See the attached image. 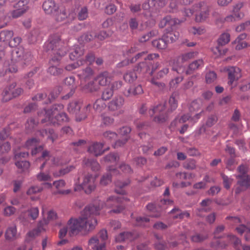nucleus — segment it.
I'll use <instances>...</instances> for the list:
<instances>
[{"instance_id": "55", "label": "nucleus", "mask_w": 250, "mask_h": 250, "mask_svg": "<svg viewBox=\"0 0 250 250\" xmlns=\"http://www.w3.org/2000/svg\"><path fill=\"white\" fill-rule=\"evenodd\" d=\"M67 17V14L65 10H61L55 13V20L57 22L64 21Z\"/></svg>"}, {"instance_id": "60", "label": "nucleus", "mask_w": 250, "mask_h": 250, "mask_svg": "<svg viewBox=\"0 0 250 250\" xmlns=\"http://www.w3.org/2000/svg\"><path fill=\"white\" fill-rule=\"evenodd\" d=\"M113 95V91L111 88L107 87L103 92L102 99L104 101L110 99Z\"/></svg>"}, {"instance_id": "20", "label": "nucleus", "mask_w": 250, "mask_h": 250, "mask_svg": "<svg viewBox=\"0 0 250 250\" xmlns=\"http://www.w3.org/2000/svg\"><path fill=\"white\" fill-rule=\"evenodd\" d=\"M131 130L130 127L128 126H124L120 128L119 134L123 136H125V137L123 140H119L116 141L113 147L114 148H116L121 146L125 144L129 138L128 135L131 132Z\"/></svg>"}, {"instance_id": "42", "label": "nucleus", "mask_w": 250, "mask_h": 250, "mask_svg": "<svg viewBox=\"0 0 250 250\" xmlns=\"http://www.w3.org/2000/svg\"><path fill=\"white\" fill-rule=\"evenodd\" d=\"M137 78V74L135 71H128L124 76L125 81L129 83L134 82Z\"/></svg>"}, {"instance_id": "11", "label": "nucleus", "mask_w": 250, "mask_h": 250, "mask_svg": "<svg viewBox=\"0 0 250 250\" xmlns=\"http://www.w3.org/2000/svg\"><path fill=\"white\" fill-rule=\"evenodd\" d=\"M16 87V83H12L8 87H6L2 93V101L7 102L13 97H16L23 92V89L21 87Z\"/></svg>"}, {"instance_id": "29", "label": "nucleus", "mask_w": 250, "mask_h": 250, "mask_svg": "<svg viewBox=\"0 0 250 250\" xmlns=\"http://www.w3.org/2000/svg\"><path fill=\"white\" fill-rule=\"evenodd\" d=\"M204 66V62L202 59H199L196 60L191 63H190L188 65V68L186 71L187 74H190L193 71H195L201 67H203Z\"/></svg>"}, {"instance_id": "40", "label": "nucleus", "mask_w": 250, "mask_h": 250, "mask_svg": "<svg viewBox=\"0 0 250 250\" xmlns=\"http://www.w3.org/2000/svg\"><path fill=\"white\" fill-rule=\"evenodd\" d=\"M62 90V88L61 86H58L55 87L53 90L51 91L48 99V101L45 102V104L50 103L52 100L55 99L61 93Z\"/></svg>"}, {"instance_id": "37", "label": "nucleus", "mask_w": 250, "mask_h": 250, "mask_svg": "<svg viewBox=\"0 0 250 250\" xmlns=\"http://www.w3.org/2000/svg\"><path fill=\"white\" fill-rule=\"evenodd\" d=\"M39 133L41 136H46L47 139L51 140L52 142H54L57 137L54 130L52 129H49L48 131L46 129H43L39 131Z\"/></svg>"}, {"instance_id": "15", "label": "nucleus", "mask_w": 250, "mask_h": 250, "mask_svg": "<svg viewBox=\"0 0 250 250\" xmlns=\"http://www.w3.org/2000/svg\"><path fill=\"white\" fill-rule=\"evenodd\" d=\"M225 229L223 225L218 226L215 229L214 234V239L213 241L211 243V247L215 249H223L227 245V244L224 242L222 240L218 239L220 236V233L223 232Z\"/></svg>"}, {"instance_id": "32", "label": "nucleus", "mask_w": 250, "mask_h": 250, "mask_svg": "<svg viewBox=\"0 0 250 250\" xmlns=\"http://www.w3.org/2000/svg\"><path fill=\"white\" fill-rule=\"evenodd\" d=\"M83 53L84 49L83 47H80L79 46H76L70 53L69 57L71 60H75L82 56Z\"/></svg>"}, {"instance_id": "26", "label": "nucleus", "mask_w": 250, "mask_h": 250, "mask_svg": "<svg viewBox=\"0 0 250 250\" xmlns=\"http://www.w3.org/2000/svg\"><path fill=\"white\" fill-rule=\"evenodd\" d=\"M85 83L83 82V84L80 85V86L82 90L85 92H92L99 89V87L95 84L94 81L89 82L86 84H85Z\"/></svg>"}, {"instance_id": "5", "label": "nucleus", "mask_w": 250, "mask_h": 250, "mask_svg": "<svg viewBox=\"0 0 250 250\" xmlns=\"http://www.w3.org/2000/svg\"><path fill=\"white\" fill-rule=\"evenodd\" d=\"M183 21L176 18H172L169 16H167L160 21L159 26L160 28L167 27V28L165 30L163 37L167 41V44L175 42L178 39L180 35L179 33L173 30V27Z\"/></svg>"}, {"instance_id": "9", "label": "nucleus", "mask_w": 250, "mask_h": 250, "mask_svg": "<svg viewBox=\"0 0 250 250\" xmlns=\"http://www.w3.org/2000/svg\"><path fill=\"white\" fill-rule=\"evenodd\" d=\"M91 108V105L90 104H87L84 109L85 110V113L79 115L81 103L77 101H73L68 104L67 110L70 113L76 115L77 121H81L86 118L87 113L90 112Z\"/></svg>"}, {"instance_id": "51", "label": "nucleus", "mask_w": 250, "mask_h": 250, "mask_svg": "<svg viewBox=\"0 0 250 250\" xmlns=\"http://www.w3.org/2000/svg\"><path fill=\"white\" fill-rule=\"evenodd\" d=\"M95 60V55L93 53H89L86 56L85 60H80L81 65L87 63L89 65L92 64Z\"/></svg>"}, {"instance_id": "41", "label": "nucleus", "mask_w": 250, "mask_h": 250, "mask_svg": "<svg viewBox=\"0 0 250 250\" xmlns=\"http://www.w3.org/2000/svg\"><path fill=\"white\" fill-rule=\"evenodd\" d=\"M230 41V35L228 33H222L217 40V44L222 46L226 45Z\"/></svg>"}, {"instance_id": "33", "label": "nucleus", "mask_w": 250, "mask_h": 250, "mask_svg": "<svg viewBox=\"0 0 250 250\" xmlns=\"http://www.w3.org/2000/svg\"><path fill=\"white\" fill-rule=\"evenodd\" d=\"M83 164L85 166L91 167L93 171H97L100 169L99 164L94 159L84 158L83 160Z\"/></svg>"}, {"instance_id": "10", "label": "nucleus", "mask_w": 250, "mask_h": 250, "mask_svg": "<svg viewBox=\"0 0 250 250\" xmlns=\"http://www.w3.org/2000/svg\"><path fill=\"white\" fill-rule=\"evenodd\" d=\"M14 9L10 13L13 18L22 16L30 8V0H20L14 5Z\"/></svg>"}, {"instance_id": "34", "label": "nucleus", "mask_w": 250, "mask_h": 250, "mask_svg": "<svg viewBox=\"0 0 250 250\" xmlns=\"http://www.w3.org/2000/svg\"><path fill=\"white\" fill-rule=\"evenodd\" d=\"M152 44L154 47H155L159 50L165 49L167 46V41H165L163 37H162V38L153 41Z\"/></svg>"}, {"instance_id": "4", "label": "nucleus", "mask_w": 250, "mask_h": 250, "mask_svg": "<svg viewBox=\"0 0 250 250\" xmlns=\"http://www.w3.org/2000/svg\"><path fill=\"white\" fill-rule=\"evenodd\" d=\"M64 106L61 104L52 105L44 109L45 118L42 120V123L48 122L49 124H60L68 121L66 114L63 112Z\"/></svg>"}, {"instance_id": "54", "label": "nucleus", "mask_w": 250, "mask_h": 250, "mask_svg": "<svg viewBox=\"0 0 250 250\" xmlns=\"http://www.w3.org/2000/svg\"><path fill=\"white\" fill-rule=\"evenodd\" d=\"M37 180L41 182H48L51 180V177L49 173L41 171L37 175Z\"/></svg>"}, {"instance_id": "62", "label": "nucleus", "mask_w": 250, "mask_h": 250, "mask_svg": "<svg viewBox=\"0 0 250 250\" xmlns=\"http://www.w3.org/2000/svg\"><path fill=\"white\" fill-rule=\"evenodd\" d=\"M103 137L107 141H111L117 137V134L115 132L106 131L103 133Z\"/></svg>"}, {"instance_id": "48", "label": "nucleus", "mask_w": 250, "mask_h": 250, "mask_svg": "<svg viewBox=\"0 0 250 250\" xmlns=\"http://www.w3.org/2000/svg\"><path fill=\"white\" fill-rule=\"evenodd\" d=\"M74 168L75 167L74 166H69L64 168L61 169L58 172L54 173L53 175L55 177L62 176L72 171Z\"/></svg>"}, {"instance_id": "38", "label": "nucleus", "mask_w": 250, "mask_h": 250, "mask_svg": "<svg viewBox=\"0 0 250 250\" xmlns=\"http://www.w3.org/2000/svg\"><path fill=\"white\" fill-rule=\"evenodd\" d=\"M38 124V121H36L35 119L32 118L29 119L25 124V129L26 131L28 133L31 132L35 129Z\"/></svg>"}, {"instance_id": "43", "label": "nucleus", "mask_w": 250, "mask_h": 250, "mask_svg": "<svg viewBox=\"0 0 250 250\" xmlns=\"http://www.w3.org/2000/svg\"><path fill=\"white\" fill-rule=\"evenodd\" d=\"M127 239L129 240L132 239L131 233L128 232H122L115 237L116 241L118 242H121Z\"/></svg>"}, {"instance_id": "46", "label": "nucleus", "mask_w": 250, "mask_h": 250, "mask_svg": "<svg viewBox=\"0 0 250 250\" xmlns=\"http://www.w3.org/2000/svg\"><path fill=\"white\" fill-rule=\"evenodd\" d=\"M197 55V52L195 51H192L187 52L182 54L180 56V58L183 62H185L188 61L189 60L193 59Z\"/></svg>"}, {"instance_id": "25", "label": "nucleus", "mask_w": 250, "mask_h": 250, "mask_svg": "<svg viewBox=\"0 0 250 250\" xmlns=\"http://www.w3.org/2000/svg\"><path fill=\"white\" fill-rule=\"evenodd\" d=\"M43 230L44 229L42 226V222H40L37 228L33 229L27 233L26 236V241L29 242L35 237L38 236Z\"/></svg>"}, {"instance_id": "7", "label": "nucleus", "mask_w": 250, "mask_h": 250, "mask_svg": "<svg viewBox=\"0 0 250 250\" xmlns=\"http://www.w3.org/2000/svg\"><path fill=\"white\" fill-rule=\"evenodd\" d=\"M159 57V55L157 53H151L147 54V52L143 51L138 53L134 58H132L130 61L128 60H125L118 64L119 67H123L128 65L130 62L133 63L138 60H144L145 62H140L136 67L137 71L140 72H146L149 69V66L147 63L148 61H152L157 59Z\"/></svg>"}, {"instance_id": "57", "label": "nucleus", "mask_w": 250, "mask_h": 250, "mask_svg": "<svg viewBox=\"0 0 250 250\" xmlns=\"http://www.w3.org/2000/svg\"><path fill=\"white\" fill-rule=\"evenodd\" d=\"M228 49L226 48H223L221 45L218 44L215 47L212 49V52L216 57L225 55L227 52Z\"/></svg>"}, {"instance_id": "27", "label": "nucleus", "mask_w": 250, "mask_h": 250, "mask_svg": "<svg viewBox=\"0 0 250 250\" xmlns=\"http://www.w3.org/2000/svg\"><path fill=\"white\" fill-rule=\"evenodd\" d=\"M18 237L16 226L13 225L9 227L5 232V238L7 240H13Z\"/></svg>"}, {"instance_id": "22", "label": "nucleus", "mask_w": 250, "mask_h": 250, "mask_svg": "<svg viewBox=\"0 0 250 250\" xmlns=\"http://www.w3.org/2000/svg\"><path fill=\"white\" fill-rule=\"evenodd\" d=\"M38 144V139L36 138H32L26 141L25 146L28 149H32L31 154L32 155H34L38 152L43 150V148L42 146H40L38 147H37Z\"/></svg>"}, {"instance_id": "17", "label": "nucleus", "mask_w": 250, "mask_h": 250, "mask_svg": "<svg viewBox=\"0 0 250 250\" xmlns=\"http://www.w3.org/2000/svg\"><path fill=\"white\" fill-rule=\"evenodd\" d=\"M42 9L46 14H55L59 9L54 0H45L42 3Z\"/></svg>"}, {"instance_id": "35", "label": "nucleus", "mask_w": 250, "mask_h": 250, "mask_svg": "<svg viewBox=\"0 0 250 250\" xmlns=\"http://www.w3.org/2000/svg\"><path fill=\"white\" fill-rule=\"evenodd\" d=\"M130 181L128 180L124 182H122L120 181H117L115 183L116 186V188L115 189V192L122 195L125 194V191L123 189V188L128 185Z\"/></svg>"}, {"instance_id": "52", "label": "nucleus", "mask_w": 250, "mask_h": 250, "mask_svg": "<svg viewBox=\"0 0 250 250\" xmlns=\"http://www.w3.org/2000/svg\"><path fill=\"white\" fill-rule=\"evenodd\" d=\"M15 165L21 171L27 170L30 167V163L26 161H17L16 162Z\"/></svg>"}, {"instance_id": "63", "label": "nucleus", "mask_w": 250, "mask_h": 250, "mask_svg": "<svg viewBox=\"0 0 250 250\" xmlns=\"http://www.w3.org/2000/svg\"><path fill=\"white\" fill-rule=\"evenodd\" d=\"M150 220L148 217H138L136 218V225L140 226H146Z\"/></svg>"}, {"instance_id": "14", "label": "nucleus", "mask_w": 250, "mask_h": 250, "mask_svg": "<svg viewBox=\"0 0 250 250\" xmlns=\"http://www.w3.org/2000/svg\"><path fill=\"white\" fill-rule=\"evenodd\" d=\"M224 70L228 74V84L232 85L235 81H237L241 77V70L236 66H228L224 68Z\"/></svg>"}, {"instance_id": "31", "label": "nucleus", "mask_w": 250, "mask_h": 250, "mask_svg": "<svg viewBox=\"0 0 250 250\" xmlns=\"http://www.w3.org/2000/svg\"><path fill=\"white\" fill-rule=\"evenodd\" d=\"M144 92L143 88L141 84L134 85L129 87L127 90V94L126 96H135L140 95Z\"/></svg>"}, {"instance_id": "28", "label": "nucleus", "mask_w": 250, "mask_h": 250, "mask_svg": "<svg viewBox=\"0 0 250 250\" xmlns=\"http://www.w3.org/2000/svg\"><path fill=\"white\" fill-rule=\"evenodd\" d=\"M170 213L174 214L173 215V219H182L185 217L189 218L190 217V213L188 211H181L180 209L178 208H173L171 211Z\"/></svg>"}, {"instance_id": "49", "label": "nucleus", "mask_w": 250, "mask_h": 250, "mask_svg": "<svg viewBox=\"0 0 250 250\" xmlns=\"http://www.w3.org/2000/svg\"><path fill=\"white\" fill-rule=\"evenodd\" d=\"M183 166L186 169H195L196 168V161L193 159H188L183 163Z\"/></svg>"}, {"instance_id": "44", "label": "nucleus", "mask_w": 250, "mask_h": 250, "mask_svg": "<svg viewBox=\"0 0 250 250\" xmlns=\"http://www.w3.org/2000/svg\"><path fill=\"white\" fill-rule=\"evenodd\" d=\"M167 0H150V3L153 6V10H157L165 6Z\"/></svg>"}, {"instance_id": "19", "label": "nucleus", "mask_w": 250, "mask_h": 250, "mask_svg": "<svg viewBox=\"0 0 250 250\" xmlns=\"http://www.w3.org/2000/svg\"><path fill=\"white\" fill-rule=\"evenodd\" d=\"M118 173L117 169L114 168L112 166L109 167L107 168V173L102 176L100 184L104 186L108 184L111 182L112 175H116Z\"/></svg>"}, {"instance_id": "53", "label": "nucleus", "mask_w": 250, "mask_h": 250, "mask_svg": "<svg viewBox=\"0 0 250 250\" xmlns=\"http://www.w3.org/2000/svg\"><path fill=\"white\" fill-rule=\"evenodd\" d=\"M158 34V32L157 30H152L149 32L142 35L139 41L140 42H144L149 40V39L154 36H156Z\"/></svg>"}, {"instance_id": "6", "label": "nucleus", "mask_w": 250, "mask_h": 250, "mask_svg": "<svg viewBox=\"0 0 250 250\" xmlns=\"http://www.w3.org/2000/svg\"><path fill=\"white\" fill-rule=\"evenodd\" d=\"M32 60L30 52H24L22 48L14 49L11 54V62L9 64V71L15 73L18 71V67L23 64H28Z\"/></svg>"}, {"instance_id": "3", "label": "nucleus", "mask_w": 250, "mask_h": 250, "mask_svg": "<svg viewBox=\"0 0 250 250\" xmlns=\"http://www.w3.org/2000/svg\"><path fill=\"white\" fill-rule=\"evenodd\" d=\"M168 104L169 107L166 109L165 104H160L154 106L148 111L149 116L155 115L153 121L157 123L165 122L168 119V113L175 110L178 106L177 101L175 97L172 95L169 99Z\"/></svg>"}, {"instance_id": "24", "label": "nucleus", "mask_w": 250, "mask_h": 250, "mask_svg": "<svg viewBox=\"0 0 250 250\" xmlns=\"http://www.w3.org/2000/svg\"><path fill=\"white\" fill-rule=\"evenodd\" d=\"M105 246L104 242L99 244L98 236H94L91 237L88 241V246L93 250H103L105 248Z\"/></svg>"}, {"instance_id": "45", "label": "nucleus", "mask_w": 250, "mask_h": 250, "mask_svg": "<svg viewBox=\"0 0 250 250\" xmlns=\"http://www.w3.org/2000/svg\"><path fill=\"white\" fill-rule=\"evenodd\" d=\"M202 106V102L200 100H196L190 104L189 110L190 113L199 110Z\"/></svg>"}, {"instance_id": "1", "label": "nucleus", "mask_w": 250, "mask_h": 250, "mask_svg": "<svg viewBox=\"0 0 250 250\" xmlns=\"http://www.w3.org/2000/svg\"><path fill=\"white\" fill-rule=\"evenodd\" d=\"M125 197L117 196H109L105 203L100 202L97 205H90L85 207L81 212V217L79 220H71L70 222L71 233L74 234L82 229H93L97 224L95 216L100 214V210L106 207L112 208L110 212L119 213L125 209L123 205L124 202L129 201Z\"/></svg>"}, {"instance_id": "59", "label": "nucleus", "mask_w": 250, "mask_h": 250, "mask_svg": "<svg viewBox=\"0 0 250 250\" xmlns=\"http://www.w3.org/2000/svg\"><path fill=\"white\" fill-rule=\"evenodd\" d=\"M189 31L190 33L195 35H201L204 34L206 32V30L203 27H192Z\"/></svg>"}, {"instance_id": "21", "label": "nucleus", "mask_w": 250, "mask_h": 250, "mask_svg": "<svg viewBox=\"0 0 250 250\" xmlns=\"http://www.w3.org/2000/svg\"><path fill=\"white\" fill-rule=\"evenodd\" d=\"M112 79V75L107 71L100 73L95 78L101 86H105L109 83Z\"/></svg>"}, {"instance_id": "2", "label": "nucleus", "mask_w": 250, "mask_h": 250, "mask_svg": "<svg viewBox=\"0 0 250 250\" xmlns=\"http://www.w3.org/2000/svg\"><path fill=\"white\" fill-rule=\"evenodd\" d=\"M44 48L46 51H51L52 56L49 62L50 66L47 72L53 76H58L63 72V69L59 68L54 64H58L62 57L64 56L67 49L64 46V43L61 41L60 36L55 35L50 37L47 42L45 43Z\"/></svg>"}, {"instance_id": "23", "label": "nucleus", "mask_w": 250, "mask_h": 250, "mask_svg": "<svg viewBox=\"0 0 250 250\" xmlns=\"http://www.w3.org/2000/svg\"><path fill=\"white\" fill-rule=\"evenodd\" d=\"M104 144L100 143L95 142L91 144L88 148V151L96 156H100L103 154L105 150L103 149Z\"/></svg>"}, {"instance_id": "50", "label": "nucleus", "mask_w": 250, "mask_h": 250, "mask_svg": "<svg viewBox=\"0 0 250 250\" xmlns=\"http://www.w3.org/2000/svg\"><path fill=\"white\" fill-rule=\"evenodd\" d=\"M103 99H97L93 104V108L98 112H101L105 107V104Z\"/></svg>"}, {"instance_id": "47", "label": "nucleus", "mask_w": 250, "mask_h": 250, "mask_svg": "<svg viewBox=\"0 0 250 250\" xmlns=\"http://www.w3.org/2000/svg\"><path fill=\"white\" fill-rule=\"evenodd\" d=\"M243 6V4L242 2H239L236 4L233 7V13L235 15L236 18L238 19H241L243 18L244 15L243 13L240 12V10Z\"/></svg>"}, {"instance_id": "12", "label": "nucleus", "mask_w": 250, "mask_h": 250, "mask_svg": "<svg viewBox=\"0 0 250 250\" xmlns=\"http://www.w3.org/2000/svg\"><path fill=\"white\" fill-rule=\"evenodd\" d=\"M194 9L196 12L195 20L196 22L205 21L209 15V8L204 2L194 6Z\"/></svg>"}, {"instance_id": "36", "label": "nucleus", "mask_w": 250, "mask_h": 250, "mask_svg": "<svg viewBox=\"0 0 250 250\" xmlns=\"http://www.w3.org/2000/svg\"><path fill=\"white\" fill-rule=\"evenodd\" d=\"M236 230L240 234L245 233V237L246 241L250 238V229L244 225H240L236 228Z\"/></svg>"}, {"instance_id": "18", "label": "nucleus", "mask_w": 250, "mask_h": 250, "mask_svg": "<svg viewBox=\"0 0 250 250\" xmlns=\"http://www.w3.org/2000/svg\"><path fill=\"white\" fill-rule=\"evenodd\" d=\"M94 74V70L89 66L79 71L78 76L80 80V85L83 84V82H86L90 80Z\"/></svg>"}, {"instance_id": "16", "label": "nucleus", "mask_w": 250, "mask_h": 250, "mask_svg": "<svg viewBox=\"0 0 250 250\" xmlns=\"http://www.w3.org/2000/svg\"><path fill=\"white\" fill-rule=\"evenodd\" d=\"M168 72L169 68L168 66L163 67L155 74L154 77L150 80L151 83L159 87H163L165 86L164 83L157 82L156 80L161 79L165 78Z\"/></svg>"}, {"instance_id": "30", "label": "nucleus", "mask_w": 250, "mask_h": 250, "mask_svg": "<svg viewBox=\"0 0 250 250\" xmlns=\"http://www.w3.org/2000/svg\"><path fill=\"white\" fill-rule=\"evenodd\" d=\"M236 178L239 180L237 181V185L247 189L250 187V179L248 176L238 175L236 176Z\"/></svg>"}, {"instance_id": "39", "label": "nucleus", "mask_w": 250, "mask_h": 250, "mask_svg": "<svg viewBox=\"0 0 250 250\" xmlns=\"http://www.w3.org/2000/svg\"><path fill=\"white\" fill-rule=\"evenodd\" d=\"M13 36V31L3 30L0 32V41L3 42H9Z\"/></svg>"}, {"instance_id": "58", "label": "nucleus", "mask_w": 250, "mask_h": 250, "mask_svg": "<svg viewBox=\"0 0 250 250\" xmlns=\"http://www.w3.org/2000/svg\"><path fill=\"white\" fill-rule=\"evenodd\" d=\"M217 120L218 118L216 115H211L207 118L205 126L207 127H210L216 123Z\"/></svg>"}, {"instance_id": "8", "label": "nucleus", "mask_w": 250, "mask_h": 250, "mask_svg": "<svg viewBox=\"0 0 250 250\" xmlns=\"http://www.w3.org/2000/svg\"><path fill=\"white\" fill-rule=\"evenodd\" d=\"M96 177L87 173L79 179V184L74 186V191H80L83 190L86 194H90L96 188Z\"/></svg>"}, {"instance_id": "61", "label": "nucleus", "mask_w": 250, "mask_h": 250, "mask_svg": "<svg viewBox=\"0 0 250 250\" xmlns=\"http://www.w3.org/2000/svg\"><path fill=\"white\" fill-rule=\"evenodd\" d=\"M119 156L116 153H111L106 155L104 157V160L107 162H110L113 164H116L117 162L119 160Z\"/></svg>"}, {"instance_id": "13", "label": "nucleus", "mask_w": 250, "mask_h": 250, "mask_svg": "<svg viewBox=\"0 0 250 250\" xmlns=\"http://www.w3.org/2000/svg\"><path fill=\"white\" fill-rule=\"evenodd\" d=\"M125 99L122 96H115L108 103V108L111 111H116L117 115L122 114L124 112L123 109Z\"/></svg>"}, {"instance_id": "56", "label": "nucleus", "mask_w": 250, "mask_h": 250, "mask_svg": "<svg viewBox=\"0 0 250 250\" xmlns=\"http://www.w3.org/2000/svg\"><path fill=\"white\" fill-rule=\"evenodd\" d=\"M102 124L105 126H110L112 125L114 122V119L105 114L101 115Z\"/></svg>"}, {"instance_id": "64", "label": "nucleus", "mask_w": 250, "mask_h": 250, "mask_svg": "<svg viewBox=\"0 0 250 250\" xmlns=\"http://www.w3.org/2000/svg\"><path fill=\"white\" fill-rule=\"evenodd\" d=\"M217 78V75L214 71H209L206 75V81L208 83L214 82Z\"/></svg>"}]
</instances>
